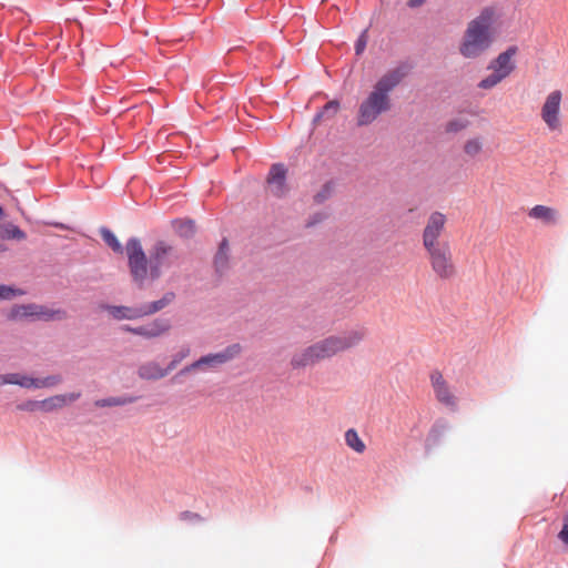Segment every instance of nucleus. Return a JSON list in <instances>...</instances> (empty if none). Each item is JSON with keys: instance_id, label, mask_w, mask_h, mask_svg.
<instances>
[{"instance_id": "nucleus-17", "label": "nucleus", "mask_w": 568, "mask_h": 568, "mask_svg": "<svg viewBox=\"0 0 568 568\" xmlns=\"http://www.w3.org/2000/svg\"><path fill=\"white\" fill-rule=\"evenodd\" d=\"M528 216L542 222L545 225H555L559 220L558 211L546 205H535L529 210Z\"/></svg>"}, {"instance_id": "nucleus-12", "label": "nucleus", "mask_w": 568, "mask_h": 568, "mask_svg": "<svg viewBox=\"0 0 568 568\" xmlns=\"http://www.w3.org/2000/svg\"><path fill=\"white\" fill-rule=\"evenodd\" d=\"M430 382L437 400L446 406L455 407V396L452 394L449 386L447 382L444 379L442 373L433 372L430 375Z\"/></svg>"}, {"instance_id": "nucleus-6", "label": "nucleus", "mask_w": 568, "mask_h": 568, "mask_svg": "<svg viewBox=\"0 0 568 568\" xmlns=\"http://www.w3.org/2000/svg\"><path fill=\"white\" fill-rule=\"evenodd\" d=\"M428 255L433 272L442 280H448L455 276L456 266L453 261V254L449 243L440 246L425 250Z\"/></svg>"}, {"instance_id": "nucleus-36", "label": "nucleus", "mask_w": 568, "mask_h": 568, "mask_svg": "<svg viewBox=\"0 0 568 568\" xmlns=\"http://www.w3.org/2000/svg\"><path fill=\"white\" fill-rule=\"evenodd\" d=\"M426 0H408L407 4L410 8H418L420 7Z\"/></svg>"}, {"instance_id": "nucleus-5", "label": "nucleus", "mask_w": 568, "mask_h": 568, "mask_svg": "<svg viewBox=\"0 0 568 568\" xmlns=\"http://www.w3.org/2000/svg\"><path fill=\"white\" fill-rule=\"evenodd\" d=\"M242 353V346L237 343L229 345L222 352L207 354L205 356L200 357L197 361L192 364L183 367L179 375H186L194 371L205 369V368H215L220 365H223L234 358H236Z\"/></svg>"}, {"instance_id": "nucleus-16", "label": "nucleus", "mask_w": 568, "mask_h": 568, "mask_svg": "<svg viewBox=\"0 0 568 568\" xmlns=\"http://www.w3.org/2000/svg\"><path fill=\"white\" fill-rule=\"evenodd\" d=\"M168 367H162L158 362L155 361H149L138 368V375L140 378L145 381H156L164 378L169 375Z\"/></svg>"}, {"instance_id": "nucleus-34", "label": "nucleus", "mask_w": 568, "mask_h": 568, "mask_svg": "<svg viewBox=\"0 0 568 568\" xmlns=\"http://www.w3.org/2000/svg\"><path fill=\"white\" fill-rule=\"evenodd\" d=\"M558 538L568 546V515L564 518L562 529L558 534Z\"/></svg>"}, {"instance_id": "nucleus-27", "label": "nucleus", "mask_w": 568, "mask_h": 568, "mask_svg": "<svg viewBox=\"0 0 568 568\" xmlns=\"http://www.w3.org/2000/svg\"><path fill=\"white\" fill-rule=\"evenodd\" d=\"M24 294V291L8 285H0V300H13Z\"/></svg>"}, {"instance_id": "nucleus-15", "label": "nucleus", "mask_w": 568, "mask_h": 568, "mask_svg": "<svg viewBox=\"0 0 568 568\" xmlns=\"http://www.w3.org/2000/svg\"><path fill=\"white\" fill-rule=\"evenodd\" d=\"M171 328L169 320L156 318L149 324L139 326L138 335L144 338H156L166 334Z\"/></svg>"}, {"instance_id": "nucleus-35", "label": "nucleus", "mask_w": 568, "mask_h": 568, "mask_svg": "<svg viewBox=\"0 0 568 568\" xmlns=\"http://www.w3.org/2000/svg\"><path fill=\"white\" fill-rule=\"evenodd\" d=\"M180 518H181V520H187V521H201L202 520V517L199 514L192 513V511L181 513Z\"/></svg>"}, {"instance_id": "nucleus-13", "label": "nucleus", "mask_w": 568, "mask_h": 568, "mask_svg": "<svg viewBox=\"0 0 568 568\" xmlns=\"http://www.w3.org/2000/svg\"><path fill=\"white\" fill-rule=\"evenodd\" d=\"M516 53L517 47H509L506 51L499 53L498 57L489 63L488 69L503 74L504 78H507L515 69L513 58Z\"/></svg>"}, {"instance_id": "nucleus-18", "label": "nucleus", "mask_w": 568, "mask_h": 568, "mask_svg": "<svg viewBox=\"0 0 568 568\" xmlns=\"http://www.w3.org/2000/svg\"><path fill=\"white\" fill-rule=\"evenodd\" d=\"M108 313L118 321L129 320L134 321L144 317L142 312V306L131 307V306H115L108 305L105 306Z\"/></svg>"}, {"instance_id": "nucleus-3", "label": "nucleus", "mask_w": 568, "mask_h": 568, "mask_svg": "<svg viewBox=\"0 0 568 568\" xmlns=\"http://www.w3.org/2000/svg\"><path fill=\"white\" fill-rule=\"evenodd\" d=\"M366 336L364 327L353 328L337 335H329L296 352L291 358L294 369L313 366L322 361L357 346Z\"/></svg>"}, {"instance_id": "nucleus-33", "label": "nucleus", "mask_w": 568, "mask_h": 568, "mask_svg": "<svg viewBox=\"0 0 568 568\" xmlns=\"http://www.w3.org/2000/svg\"><path fill=\"white\" fill-rule=\"evenodd\" d=\"M366 43H367V30H365L361 34V37L358 38V40L356 42V45H355L356 54H361L364 51Z\"/></svg>"}, {"instance_id": "nucleus-4", "label": "nucleus", "mask_w": 568, "mask_h": 568, "mask_svg": "<svg viewBox=\"0 0 568 568\" xmlns=\"http://www.w3.org/2000/svg\"><path fill=\"white\" fill-rule=\"evenodd\" d=\"M497 20V8L484 7L479 14L467 23L459 43V53L466 59H476L484 54L494 42L493 28Z\"/></svg>"}, {"instance_id": "nucleus-30", "label": "nucleus", "mask_w": 568, "mask_h": 568, "mask_svg": "<svg viewBox=\"0 0 568 568\" xmlns=\"http://www.w3.org/2000/svg\"><path fill=\"white\" fill-rule=\"evenodd\" d=\"M468 126V121L464 119H455L446 124V132L457 133Z\"/></svg>"}, {"instance_id": "nucleus-29", "label": "nucleus", "mask_w": 568, "mask_h": 568, "mask_svg": "<svg viewBox=\"0 0 568 568\" xmlns=\"http://www.w3.org/2000/svg\"><path fill=\"white\" fill-rule=\"evenodd\" d=\"M339 109V103L337 101H329L327 102L323 110L316 115L315 121H318L320 119L324 116H333L337 113Z\"/></svg>"}, {"instance_id": "nucleus-21", "label": "nucleus", "mask_w": 568, "mask_h": 568, "mask_svg": "<svg viewBox=\"0 0 568 568\" xmlns=\"http://www.w3.org/2000/svg\"><path fill=\"white\" fill-rule=\"evenodd\" d=\"M345 443L351 449H353L357 454H363L366 449L365 443L362 440L357 430L354 428H349L348 430H346Z\"/></svg>"}, {"instance_id": "nucleus-1", "label": "nucleus", "mask_w": 568, "mask_h": 568, "mask_svg": "<svg viewBox=\"0 0 568 568\" xmlns=\"http://www.w3.org/2000/svg\"><path fill=\"white\" fill-rule=\"evenodd\" d=\"M125 251L131 276L139 287L144 285L148 277L159 278L163 268L174 266L180 261L176 247L163 240L155 242L150 250L149 258L138 239H130Z\"/></svg>"}, {"instance_id": "nucleus-32", "label": "nucleus", "mask_w": 568, "mask_h": 568, "mask_svg": "<svg viewBox=\"0 0 568 568\" xmlns=\"http://www.w3.org/2000/svg\"><path fill=\"white\" fill-rule=\"evenodd\" d=\"M6 234H7V237H9V239H17V240L26 239V233L16 225H8V227L6 229Z\"/></svg>"}, {"instance_id": "nucleus-19", "label": "nucleus", "mask_w": 568, "mask_h": 568, "mask_svg": "<svg viewBox=\"0 0 568 568\" xmlns=\"http://www.w3.org/2000/svg\"><path fill=\"white\" fill-rule=\"evenodd\" d=\"M174 298L175 294L173 292H168L160 300L141 305L143 316L153 315L160 312L161 310L170 305L174 301Z\"/></svg>"}, {"instance_id": "nucleus-25", "label": "nucleus", "mask_w": 568, "mask_h": 568, "mask_svg": "<svg viewBox=\"0 0 568 568\" xmlns=\"http://www.w3.org/2000/svg\"><path fill=\"white\" fill-rule=\"evenodd\" d=\"M101 236L103 241L116 253H122L123 248L116 236L109 229L102 227Z\"/></svg>"}, {"instance_id": "nucleus-2", "label": "nucleus", "mask_w": 568, "mask_h": 568, "mask_svg": "<svg viewBox=\"0 0 568 568\" xmlns=\"http://www.w3.org/2000/svg\"><path fill=\"white\" fill-rule=\"evenodd\" d=\"M408 74V67L397 65L385 72L373 85L357 111V125L366 126L392 109L390 93Z\"/></svg>"}, {"instance_id": "nucleus-9", "label": "nucleus", "mask_w": 568, "mask_h": 568, "mask_svg": "<svg viewBox=\"0 0 568 568\" xmlns=\"http://www.w3.org/2000/svg\"><path fill=\"white\" fill-rule=\"evenodd\" d=\"M447 217L444 213L435 211L427 217L426 224L423 230V246L425 250L447 244L439 239L445 232Z\"/></svg>"}, {"instance_id": "nucleus-37", "label": "nucleus", "mask_w": 568, "mask_h": 568, "mask_svg": "<svg viewBox=\"0 0 568 568\" xmlns=\"http://www.w3.org/2000/svg\"><path fill=\"white\" fill-rule=\"evenodd\" d=\"M122 329L125 331V332H129L131 334L138 335L139 326L132 327V326L125 325V326L122 327Z\"/></svg>"}, {"instance_id": "nucleus-38", "label": "nucleus", "mask_w": 568, "mask_h": 568, "mask_svg": "<svg viewBox=\"0 0 568 568\" xmlns=\"http://www.w3.org/2000/svg\"><path fill=\"white\" fill-rule=\"evenodd\" d=\"M4 251V247L2 245H0V252Z\"/></svg>"}, {"instance_id": "nucleus-7", "label": "nucleus", "mask_w": 568, "mask_h": 568, "mask_svg": "<svg viewBox=\"0 0 568 568\" xmlns=\"http://www.w3.org/2000/svg\"><path fill=\"white\" fill-rule=\"evenodd\" d=\"M26 317H37L44 321H62L67 318V313L62 310H51L42 305L28 304L16 305L8 314V318L12 321Z\"/></svg>"}, {"instance_id": "nucleus-11", "label": "nucleus", "mask_w": 568, "mask_h": 568, "mask_svg": "<svg viewBox=\"0 0 568 568\" xmlns=\"http://www.w3.org/2000/svg\"><path fill=\"white\" fill-rule=\"evenodd\" d=\"M286 169L283 164H273L267 176V192L276 197L284 196L287 191Z\"/></svg>"}, {"instance_id": "nucleus-10", "label": "nucleus", "mask_w": 568, "mask_h": 568, "mask_svg": "<svg viewBox=\"0 0 568 568\" xmlns=\"http://www.w3.org/2000/svg\"><path fill=\"white\" fill-rule=\"evenodd\" d=\"M561 103V92L556 90L548 94L541 108V119L550 131L560 130L561 123L559 119Z\"/></svg>"}, {"instance_id": "nucleus-26", "label": "nucleus", "mask_w": 568, "mask_h": 568, "mask_svg": "<svg viewBox=\"0 0 568 568\" xmlns=\"http://www.w3.org/2000/svg\"><path fill=\"white\" fill-rule=\"evenodd\" d=\"M505 78L503 77V74H499L498 72L493 71L491 74L487 75L478 83V88L484 89V90H490L494 87H496L497 84H499Z\"/></svg>"}, {"instance_id": "nucleus-23", "label": "nucleus", "mask_w": 568, "mask_h": 568, "mask_svg": "<svg viewBox=\"0 0 568 568\" xmlns=\"http://www.w3.org/2000/svg\"><path fill=\"white\" fill-rule=\"evenodd\" d=\"M173 227L182 237H190L195 233V224L191 220H175Z\"/></svg>"}, {"instance_id": "nucleus-24", "label": "nucleus", "mask_w": 568, "mask_h": 568, "mask_svg": "<svg viewBox=\"0 0 568 568\" xmlns=\"http://www.w3.org/2000/svg\"><path fill=\"white\" fill-rule=\"evenodd\" d=\"M227 241L223 240L220 244V248L215 255L214 264L217 271H223L226 267L227 264Z\"/></svg>"}, {"instance_id": "nucleus-22", "label": "nucleus", "mask_w": 568, "mask_h": 568, "mask_svg": "<svg viewBox=\"0 0 568 568\" xmlns=\"http://www.w3.org/2000/svg\"><path fill=\"white\" fill-rule=\"evenodd\" d=\"M135 400H136V397H134V396L109 397V398L95 400L94 405L97 407L123 406L126 404H132Z\"/></svg>"}, {"instance_id": "nucleus-28", "label": "nucleus", "mask_w": 568, "mask_h": 568, "mask_svg": "<svg viewBox=\"0 0 568 568\" xmlns=\"http://www.w3.org/2000/svg\"><path fill=\"white\" fill-rule=\"evenodd\" d=\"M190 355L189 347H182L176 354L172 356L171 362L168 364L169 372H172L178 365Z\"/></svg>"}, {"instance_id": "nucleus-31", "label": "nucleus", "mask_w": 568, "mask_h": 568, "mask_svg": "<svg viewBox=\"0 0 568 568\" xmlns=\"http://www.w3.org/2000/svg\"><path fill=\"white\" fill-rule=\"evenodd\" d=\"M17 408L19 410H23V412H37V410H40L41 412V404H40V400H33V399H29L22 404H19L17 406Z\"/></svg>"}, {"instance_id": "nucleus-8", "label": "nucleus", "mask_w": 568, "mask_h": 568, "mask_svg": "<svg viewBox=\"0 0 568 568\" xmlns=\"http://www.w3.org/2000/svg\"><path fill=\"white\" fill-rule=\"evenodd\" d=\"M62 382L60 375H50L44 378H33L20 373L0 374V387L18 385L23 388H52Z\"/></svg>"}, {"instance_id": "nucleus-14", "label": "nucleus", "mask_w": 568, "mask_h": 568, "mask_svg": "<svg viewBox=\"0 0 568 568\" xmlns=\"http://www.w3.org/2000/svg\"><path fill=\"white\" fill-rule=\"evenodd\" d=\"M81 397L80 392H73L68 394L53 395L48 398L40 400L41 412L51 413L62 409L67 405L78 400Z\"/></svg>"}, {"instance_id": "nucleus-20", "label": "nucleus", "mask_w": 568, "mask_h": 568, "mask_svg": "<svg viewBox=\"0 0 568 568\" xmlns=\"http://www.w3.org/2000/svg\"><path fill=\"white\" fill-rule=\"evenodd\" d=\"M484 149V141L479 136H474L465 141L463 151L465 155L469 159H475L478 156Z\"/></svg>"}]
</instances>
